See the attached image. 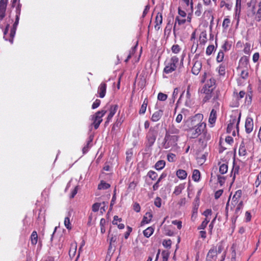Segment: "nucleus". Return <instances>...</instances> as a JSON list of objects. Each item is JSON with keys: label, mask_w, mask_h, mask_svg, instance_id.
Segmentation results:
<instances>
[{"label": "nucleus", "mask_w": 261, "mask_h": 261, "mask_svg": "<svg viewBox=\"0 0 261 261\" xmlns=\"http://www.w3.org/2000/svg\"><path fill=\"white\" fill-rule=\"evenodd\" d=\"M228 166L226 164H222L219 167V172L221 174H224L227 172Z\"/></svg>", "instance_id": "nucleus-35"}, {"label": "nucleus", "mask_w": 261, "mask_h": 261, "mask_svg": "<svg viewBox=\"0 0 261 261\" xmlns=\"http://www.w3.org/2000/svg\"><path fill=\"white\" fill-rule=\"evenodd\" d=\"M100 204L99 203H95L92 205V211L94 212H96L98 211Z\"/></svg>", "instance_id": "nucleus-58"}, {"label": "nucleus", "mask_w": 261, "mask_h": 261, "mask_svg": "<svg viewBox=\"0 0 261 261\" xmlns=\"http://www.w3.org/2000/svg\"><path fill=\"white\" fill-rule=\"evenodd\" d=\"M240 118H241V114H240L238 118V120H237L236 116H231V119H230L229 122L228 123L231 125H234V124L237 122L236 128H237L238 132H239V123L240 121Z\"/></svg>", "instance_id": "nucleus-20"}, {"label": "nucleus", "mask_w": 261, "mask_h": 261, "mask_svg": "<svg viewBox=\"0 0 261 261\" xmlns=\"http://www.w3.org/2000/svg\"><path fill=\"white\" fill-rule=\"evenodd\" d=\"M214 88H211L208 84H206L201 90V93L204 94L203 97V101H208L212 97V92Z\"/></svg>", "instance_id": "nucleus-7"}, {"label": "nucleus", "mask_w": 261, "mask_h": 261, "mask_svg": "<svg viewBox=\"0 0 261 261\" xmlns=\"http://www.w3.org/2000/svg\"><path fill=\"white\" fill-rule=\"evenodd\" d=\"M152 217V215L151 213L147 212L146 213L145 216H144L143 220L141 222V225L148 223Z\"/></svg>", "instance_id": "nucleus-23"}, {"label": "nucleus", "mask_w": 261, "mask_h": 261, "mask_svg": "<svg viewBox=\"0 0 261 261\" xmlns=\"http://www.w3.org/2000/svg\"><path fill=\"white\" fill-rule=\"evenodd\" d=\"M107 111L106 110H101L98 111L95 113V115L93 117V123L94 128L95 129H97L100 124V123L102 121V117L105 115Z\"/></svg>", "instance_id": "nucleus-8"}, {"label": "nucleus", "mask_w": 261, "mask_h": 261, "mask_svg": "<svg viewBox=\"0 0 261 261\" xmlns=\"http://www.w3.org/2000/svg\"><path fill=\"white\" fill-rule=\"evenodd\" d=\"M168 96L163 93L160 92L158 95V99L160 101H165L167 99Z\"/></svg>", "instance_id": "nucleus-39"}, {"label": "nucleus", "mask_w": 261, "mask_h": 261, "mask_svg": "<svg viewBox=\"0 0 261 261\" xmlns=\"http://www.w3.org/2000/svg\"><path fill=\"white\" fill-rule=\"evenodd\" d=\"M147 176L152 180H155L158 176V174L155 172L150 170L148 172Z\"/></svg>", "instance_id": "nucleus-38"}, {"label": "nucleus", "mask_w": 261, "mask_h": 261, "mask_svg": "<svg viewBox=\"0 0 261 261\" xmlns=\"http://www.w3.org/2000/svg\"><path fill=\"white\" fill-rule=\"evenodd\" d=\"M117 109H118V106L116 105L111 107V108L110 109V113L107 117V120L105 122V124L109 123L110 121L112 119L113 116L116 113Z\"/></svg>", "instance_id": "nucleus-12"}, {"label": "nucleus", "mask_w": 261, "mask_h": 261, "mask_svg": "<svg viewBox=\"0 0 261 261\" xmlns=\"http://www.w3.org/2000/svg\"><path fill=\"white\" fill-rule=\"evenodd\" d=\"M158 135V131L154 127H151L149 129L146 136V146L151 147L154 143Z\"/></svg>", "instance_id": "nucleus-3"}, {"label": "nucleus", "mask_w": 261, "mask_h": 261, "mask_svg": "<svg viewBox=\"0 0 261 261\" xmlns=\"http://www.w3.org/2000/svg\"><path fill=\"white\" fill-rule=\"evenodd\" d=\"M161 201L162 200L161 198L159 197H156L154 200V205L158 207H160L161 206Z\"/></svg>", "instance_id": "nucleus-53"}, {"label": "nucleus", "mask_w": 261, "mask_h": 261, "mask_svg": "<svg viewBox=\"0 0 261 261\" xmlns=\"http://www.w3.org/2000/svg\"><path fill=\"white\" fill-rule=\"evenodd\" d=\"M176 175L181 179H184L187 177V173L184 170L179 169L176 171Z\"/></svg>", "instance_id": "nucleus-26"}, {"label": "nucleus", "mask_w": 261, "mask_h": 261, "mask_svg": "<svg viewBox=\"0 0 261 261\" xmlns=\"http://www.w3.org/2000/svg\"><path fill=\"white\" fill-rule=\"evenodd\" d=\"M64 225L68 229H70L71 228V227L70 226V219L68 217H66L64 219Z\"/></svg>", "instance_id": "nucleus-48"}, {"label": "nucleus", "mask_w": 261, "mask_h": 261, "mask_svg": "<svg viewBox=\"0 0 261 261\" xmlns=\"http://www.w3.org/2000/svg\"><path fill=\"white\" fill-rule=\"evenodd\" d=\"M255 19L257 21L261 20V8H259L257 11Z\"/></svg>", "instance_id": "nucleus-56"}, {"label": "nucleus", "mask_w": 261, "mask_h": 261, "mask_svg": "<svg viewBox=\"0 0 261 261\" xmlns=\"http://www.w3.org/2000/svg\"><path fill=\"white\" fill-rule=\"evenodd\" d=\"M76 244H72L71 245L70 249L69 251V255L70 257H73L74 256L76 250Z\"/></svg>", "instance_id": "nucleus-32"}, {"label": "nucleus", "mask_w": 261, "mask_h": 261, "mask_svg": "<svg viewBox=\"0 0 261 261\" xmlns=\"http://www.w3.org/2000/svg\"><path fill=\"white\" fill-rule=\"evenodd\" d=\"M163 115V111L161 110H159L155 112L152 115L151 120L153 122H156L159 121Z\"/></svg>", "instance_id": "nucleus-15"}, {"label": "nucleus", "mask_w": 261, "mask_h": 261, "mask_svg": "<svg viewBox=\"0 0 261 261\" xmlns=\"http://www.w3.org/2000/svg\"><path fill=\"white\" fill-rule=\"evenodd\" d=\"M148 105V99L145 98L141 107V108L139 110L140 114H144L146 110V108Z\"/></svg>", "instance_id": "nucleus-27"}, {"label": "nucleus", "mask_w": 261, "mask_h": 261, "mask_svg": "<svg viewBox=\"0 0 261 261\" xmlns=\"http://www.w3.org/2000/svg\"><path fill=\"white\" fill-rule=\"evenodd\" d=\"M199 41L200 44H205L206 42V34L204 33H202L200 35Z\"/></svg>", "instance_id": "nucleus-42"}, {"label": "nucleus", "mask_w": 261, "mask_h": 261, "mask_svg": "<svg viewBox=\"0 0 261 261\" xmlns=\"http://www.w3.org/2000/svg\"><path fill=\"white\" fill-rule=\"evenodd\" d=\"M167 158L169 162H174L175 161L176 155L174 153H170L168 154Z\"/></svg>", "instance_id": "nucleus-41"}, {"label": "nucleus", "mask_w": 261, "mask_h": 261, "mask_svg": "<svg viewBox=\"0 0 261 261\" xmlns=\"http://www.w3.org/2000/svg\"><path fill=\"white\" fill-rule=\"evenodd\" d=\"M7 6L3 1L0 2V20H2L6 16Z\"/></svg>", "instance_id": "nucleus-17"}, {"label": "nucleus", "mask_w": 261, "mask_h": 261, "mask_svg": "<svg viewBox=\"0 0 261 261\" xmlns=\"http://www.w3.org/2000/svg\"><path fill=\"white\" fill-rule=\"evenodd\" d=\"M225 141L229 144H231L233 142V139L231 136H227L225 138Z\"/></svg>", "instance_id": "nucleus-63"}, {"label": "nucleus", "mask_w": 261, "mask_h": 261, "mask_svg": "<svg viewBox=\"0 0 261 261\" xmlns=\"http://www.w3.org/2000/svg\"><path fill=\"white\" fill-rule=\"evenodd\" d=\"M163 261H168L169 253L167 251L164 250L162 252Z\"/></svg>", "instance_id": "nucleus-47"}, {"label": "nucleus", "mask_w": 261, "mask_h": 261, "mask_svg": "<svg viewBox=\"0 0 261 261\" xmlns=\"http://www.w3.org/2000/svg\"><path fill=\"white\" fill-rule=\"evenodd\" d=\"M119 236L120 234L118 233L117 229H115L113 231H112L111 230L109 231L108 236V240H109V251L111 250L113 248H115V243L119 238Z\"/></svg>", "instance_id": "nucleus-6"}, {"label": "nucleus", "mask_w": 261, "mask_h": 261, "mask_svg": "<svg viewBox=\"0 0 261 261\" xmlns=\"http://www.w3.org/2000/svg\"><path fill=\"white\" fill-rule=\"evenodd\" d=\"M215 49L214 45H208L206 49V54L208 56L211 55Z\"/></svg>", "instance_id": "nucleus-40"}, {"label": "nucleus", "mask_w": 261, "mask_h": 261, "mask_svg": "<svg viewBox=\"0 0 261 261\" xmlns=\"http://www.w3.org/2000/svg\"><path fill=\"white\" fill-rule=\"evenodd\" d=\"M107 84L105 83H101L98 88V93L100 98H103L106 93Z\"/></svg>", "instance_id": "nucleus-13"}, {"label": "nucleus", "mask_w": 261, "mask_h": 261, "mask_svg": "<svg viewBox=\"0 0 261 261\" xmlns=\"http://www.w3.org/2000/svg\"><path fill=\"white\" fill-rule=\"evenodd\" d=\"M186 21V20L185 19H180L178 16L175 18V23H177L178 25L183 24Z\"/></svg>", "instance_id": "nucleus-54"}, {"label": "nucleus", "mask_w": 261, "mask_h": 261, "mask_svg": "<svg viewBox=\"0 0 261 261\" xmlns=\"http://www.w3.org/2000/svg\"><path fill=\"white\" fill-rule=\"evenodd\" d=\"M163 245L166 248H170L171 245V241L170 240H164Z\"/></svg>", "instance_id": "nucleus-55"}, {"label": "nucleus", "mask_w": 261, "mask_h": 261, "mask_svg": "<svg viewBox=\"0 0 261 261\" xmlns=\"http://www.w3.org/2000/svg\"><path fill=\"white\" fill-rule=\"evenodd\" d=\"M191 97V94L190 93V85L188 86L187 91H186V97L187 100L186 103H187L188 101H190V99Z\"/></svg>", "instance_id": "nucleus-44"}, {"label": "nucleus", "mask_w": 261, "mask_h": 261, "mask_svg": "<svg viewBox=\"0 0 261 261\" xmlns=\"http://www.w3.org/2000/svg\"><path fill=\"white\" fill-rule=\"evenodd\" d=\"M178 139V135H170L166 134L162 143L163 147L165 149L175 148L177 146Z\"/></svg>", "instance_id": "nucleus-1"}, {"label": "nucleus", "mask_w": 261, "mask_h": 261, "mask_svg": "<svg viewBox=\"0 0 261 261\" xmlns=\"http://www.w3.org/2000/svg\"><path fill=\"white\" fill-rule=\"evenodd\" d=\"M253 127L254 124L253 119L251 117H247L245 124L246 133L248 134L251 133L253 130Z\"/></svg>", "instance_id": "nucleus-9"}, {"label": "nucleus", "mask_w": 261, "mask_h": 261, "mask_svg": "<svg viewBox=\"0 0 261 261\" xmlns=\"http://www.w3.org/2000/svg\"><path fill=\"white\" fill-rule=\"evenodd\" d=\"M179 59L176 56L172 57L168 60H166L165 62V66L164 69V72L166 74H169L175 71Z\"/></svg>", "instance_id": "nucleus-2"}, {"label": "nucleus", "mask_w": 261, "mask_h": 261, "mask_svg": "<svg viewBox=\"0 0 261 261\" xmlns=\"http://www.w3.org/2000/svg\"><path fill=\"white\" fill-rule=\"evenodd\" d=\"M162 14L158 13L155 17L156 24L155 25L154 28L156 30H159L160 29V27L159 25L162 24Z\"/></svg>", "instance_id": "nucleus-18"}, {"label": "nucleus", "mask_w": 261, "mask_h": 261, "mask_svg": "<svg viewBox=\"0 0 261 261\" xmlns=\"http://www.w3.org/2000/svg\"><path fill=\"white\" fill-rule=\"evenodd\" d=\"M241 195L242 191L241 190H238L236 192L232 199V203L233 204H236L238 202V199L241 197Z\"/></svg>", "instance_id": "nucleus-25"}, {"label": "nucleus", "mask_w": 261, "mask_h": 261, "mask_svg": "<svg viewBox=\"0 0 261 261\" xmlns=\"http://www.w3.org/2000/svg\"><path fill=\"white\" fill-rule=\"evenodd\" d=\"M205 128L206 124H200L195 127L188 128V135L190 138H196L204 131Z\"/></svg>", "instance_id": "nucleus-5"}, {"label": "nucleus", "mask_w": 261, "mask_h": 261, "mask_svg": "<svg viewBox=\"0 0 261 261\" xmlns=\"http://www.w3.org/2000/svg\"><path fill=\"white\" fill-rule=\"evenodd\" d=\"M217 178H218V182L220 184V185L221 186H222L225 182V177L223 176H222L220 175H218Z\"/></svg>", "instance_id": "nucleus-52"}, {"label": "nucleus", "mask_w": 261, "mask_h": 261, "mask_svg": "<svg viewBox=\"0 0 261 261\" xmlns=\"http://www.w3.org/2000/svg\"><path fill=\"white\" fill-rule=\"evenodd\" d=\"M20 14V10L18 8L17 9V11H16L15 21L13 25L12 28H14V29H16L19 23Z\"/></svg>", "instance_id": "nucleus-33"}, {"label": "nucleus", "mask_w": 261, "mask_h": 261, "mask_svg": "<svg viewBox=\"0 0 261 261\" xmlns=\"http://www.w3.org/2000/svg\"><path fill=\"white\" fill-rule=\"evenodd\" d=\"M110 187V185L103 181H101L100 184H99V185L98 186V188L99 190H101V189L105 190V189H108Z\"/></svg>", "instance_id": "nucleus-36"}, {"label": "nucleus", "mask_w": 261, "mask_h": 261, "mask_svg": "<svg viewBox=\"0 0 261 261\" xmlns=\"http://www.w3.org/2000/svg\"><path fill=\"white\" fill-rule=\"evenodd\" d=\"M202 67V63L200 61L196 60L193 66L192 72L195 75H198Z\"/></svg>", "instance_id": "nucleus-11"}, {"label": "nucleus", "mask_w": 261, "mask_h": 261, "mask_svg": "<svg viewBox=\"0 0 261 261\" xmlns=\"http://www.w3.org/2000/svg\"><path fill=\"white\" fill-rule=\"evenodd\" d=\"M243 201H241L238 203L236 208L234 214L233 215V218H232V221L236 222L237 218L238 217V216L241 213V210L243 208Z\"/></svg>", "instance_id": "nucleus-14"}, {"label": "nucleus", "mask_w": 261, "mask_h": 261, "mask_svg": "<svg viewBox=\"0 0 261 261\" xmlns=\"http://www.w3.org/2000/svg\"><path fill=\"white\" fill-rule=\"evenodd\" d=\"M197 160L199 163L202 164L204 163L206 160V156L204 154H202L201 156L198 157Z\"/></svg>", "instance_id": "nucleus-51"}, {"label": "nucleus", "mask_w": 261, "mask_h": 261, "mask_svg": "<svg viewBox=\"0 0 261 261\" xmlns=\"http://www.w3.org/2000/svg\"><path fill=\"white\" fill-rule=\"evenodd\" d=\"M259 175H260V177H259V175H258L255 182L256 187H258L261 183V172L259 173Z\"/></svg>", "instance_id": "nucleus-61"}, {"label": "nucleus", "mask_w": 261, "mask_h": 261, "mask_svg": "<svg viewBox=\"0 0 261 261\" xmlns=\"http://www.w3.org/2000/svg\"><path fill=\"white\" fill-rule=\"evenodd\" d=\"M217 118V112L215 110L212 109L208 121L211 124H214L215 123Z\"/></svg>", "instance_id": "nucleus-22"}, {"label": "nucleus", "mask_w": 261, "mask_h": 261, "mask_svg": "<svg viewBox=\"0 0 261 261\" xmlns=\"http://www.w3.org/2000/svg\"><path fill=\"white\" fill-rule=\"evenodd\" d=\"M217 255V247L213 246L209 250L206 256L207 261H212L216 259Z\"/></svg>", "instance_id": "nucleus-10"}, {"label": "nucleus", "mask_w": 261, "mask_h": 261, "mask_svg": "<svg viewBox=\"0 0 261 261\" xmlns=\"http://www.w3.org/2000/svg\"><path fill=\"white\" fill-rule=\"evenodd\" d=\"M249 64V59L247 57H242L239 61V67L240 68H247V66Z\"/></svg>", "instance_id": "nucleus-16"}, {"label": "nucleus", "mask_w": 261, "mask_h": 261, "mask_svg": "<svg viewBox=\"0 0 261 261\" xmlns=\"http://www.w3.org/2000/svg\"><path fill=\"white\" fill-rule=\"evenodd\" d=\"M224 53L223 51L222 50H220L218 54V55H217V62H221L223 61V58H224Z\"/></svg>", "instance_id": "nucleus-45"}, {"label": "nucleus", "mask_w": 261, "mask_h": 261, "mask_svg": "<svg viewBox=\"0 0 261 261\" xmlns=\"http://www.w3.org/2000/svg\"><path fill=\"white\" fill-rule=\"evenodd\" d=\"M195 9H196L195 14L197 16H200L201 14L202 11V5L200 3H198L196 6Z\"/></svg>", "instance_id": "nucleus-34"}, {"label": "nucleus", "mask_w": 261, "mask_h": 261, "mask_svg": "<svg viewBox=\"0 0 261 261\" xmlns=\"http://www.w3.org/2000/svg\"><path fill=\"white\" fill-rule=\"evenodd\" d=\"M247 154V151L244 141H242L240 145L239 154L240 156H245Z\"/></svg>", "instance_id": "nucleus-21"}, {"label": "nucleus", "mask_w": 261, "mask_h": 261, "mask_svg": "<svg viewBox=\"0 0 261 261\" xmlns=\"http://www.w3.org/2000/svg\"><path fill=\"white\" fill-rule=\"evenodd\" d=\"M218 72L221 75H224L225 73V66L223 64L220 65L218 68Z\"/></svg>", "instance_id": "nucleus-43"}, {"label": "nucleus", "mask_w": 261, "mask_h": 261, "mask_svg": "<svg viewBox=\"0 0 261 261\" xmlns=\"http://www.w3.org/2000/svg\"><path fill=\"white\" fill-rule=\"evenodd\" d=\"M203 116L201 114H197L193 117L190 118L186 121V125L188 128H191L193 127H196L200 125V124H205L202 122Z\"/></svg>", "instance_id": "nucleus-4"}, {"label": "nucleus", "mask_w": 261, "mask_h": 261, "mask_svg": "<svg viewBox=\"0 0 261 261\" xmlns=\"http://www.w3.org/2000/svg\"><path fill=\"white\" fill-rule=\"evenodd\" d=\"M172 51L174 54L178 53L180 50V48L178 44L173 45L171 48Z\"/></svg>", "instance_id": "nucleus-46"}, {"label": "nucleus", "mask_w": 261, "mask_h": 261, "mask_svg": "<svg viewBox=\"0 0 261 261\" xmlns=\"http://www.w3.org/2000/svg\"><path fill=\"white\" fill-rule=\"evenodd\" d=\"M172 224L176 225L178 229H180L181 228V222L180 221L174 220L172 221Z\"/></svg>", "instance_id": "nucleus-62"}, {"label": "nucleus", "mask_w": 261, "mask_h": 261, "mask_svg": "<svg viewBox=\"0 0 261 261\" xmlns=\"http://www.w3.org/2000/svg\"><path fill=\"white\" fill-rule=\"evenodd\" d=\"M100 104V100L99 99H96L92 104V108L95 109L98 108Z\"/></svg>", "instance_id": "nucleus-57"}, {"label": "nucleus", "mask_w": 261, "mask_h": 261, "mask_svg": "<svg viewBox=\"0 0 261 261\" xmlns=\"http://www.w3.org/2000/svg\"><path fill=\"white\" fill-rule=\"evenodd\" d=\"M230 22V21L229 18H225L223 21L222 27L224 29L227 28L229 27Z\"/></svg>", "instance_id": "nucleus-49"}, {"label": "nucleus", "mask_w": 261, "mask_h": 261, "mask_svg": "<svg viewBox=\"0 0 261 261\" xmlns=\"http://www.w3.org/2000/svg\"><path fill=\"white\" fill-rule=\"evenodd\" d=\"M154 231V229L152 227H148L143 231V234L146 238L150 237Z\"/></svg>", "instance_id": "nucleus-30"}, {"label": "nucleus", "mask_w": 261, "mask_h": 261, "mask_svg": "<svg viewBox=\"0 0 261 261\" xmlns=\"http://www.w3.org/2000/svg\"><path fill=\"white\" fill-rule=\"evenodd\" d=\"M165 164L166 163L164 160H160L156 163L154 167L156 170H160L165 167Z\"/></svg>", "instance_id": "nucleus-29"}, {"label": "nucleus", "mask_w": 261, "mask_h": 261, "mask_svg": "<svg viewBox=\"0 0 261 261\" xmlns=\"http://www.w3.org/2000/svg\"><path fill=\"white\" fill-rule=\"evenodd\" d=\"M133 209L136 212H139L140 211V206L138 203H135L133 206Z\"/></svg>", "instance_id": "nucleus-64"}, {"label": "nucleus", "mask_w": 261, "mask_h": 261, "mask_svg": "<svg viewBox=\"0 0 261 261\" xmlns=\"http://www.w3.org/2000/svg\"><path fill=\"white\" fill-rule=\"evenodd\" d=\"M16 29H15L14 28H12L11 29L10 35L11 38V39H10V41L12 43L13 42V38H14V37L15 35V33H16Z\"/></svg>", "instance_id": "nucleus-59"}, {"label": "nucleus", "mask_w": 261, "mask_h": 261, "mask_svg": "<svg viewBox=\"0 0 261 261\" xmlns=\"http://www.w3.org/2000/svg\"><path fill=\"white\" fill-rule=\"evenodd\" d=\"M241 76L243 79H246L248 76V72L247 69H243L241 71Z\"/></svg>", "instance_id": "nucleus-50"}, {"label": "nucleus", "mask_w": 261, "mask_h": 261, "mask_svg": "<svg viewBox=\"0 0 261 261\" xmlns=\"http://www.w3.org/2000/svg\"><path fill=\"white\" fill-rule=\"evenodd\" d=\"M223 191L222 190H219L216 191L215 193V199H218L222 194Z\"/></svg>", "instance_id": "nucleus-60"}, {"label": "nucleus", "mask_w": 261, "mask_h": 261, "mask_svg": "<svg viewBox=\"0 0 261 261\" xmlns=\"http://www.w3.org/2000/svg\"><path fill=\"white\" fill-rule=\"evenodd\" d=\"M179 129L177 128L174 125L170 126L168 130H166V134L170 135H177L179 133Z\"/></svg>", "instance_id": "nucleus-19"}, {"label": "nucleus", "mask_w": 261, "mask_h": 261, "mask_svg": "<svg viewBox=\"0 0 261 261\" xmlns=\"http://www.w3.org/2000/svg\"><path fill=\"white\" fill-rule=\"evenodd\" d=\"M209 221H210V219H208V218H205L204 219V220L201 223V225H200L198 226V229H202V230L206 228Z\"/></svg>", "instance_id": "nucleus-37"}, {"label": "nucleus", "mask_w": 261, "mask_h": 261, "mask_svg": "<svg viewBox=\"0 0 261 261\" xmlns=\"http://www.w3.org/2000/svg\"><path fill=\"white\" fill-rule=\"evenodd\" d=\"M200 178V173L198 170L195 169L193 171L192 178L195 181H198Z\"/></svg>", "instance_id": "nucleus-31"}, {"label": "nucleus", "mask_w": 261, "mask_h": 261, "mask_svg": "<svg viewBox=\"0 0 261 261\" xmlns=\"http://www.w3.org/2000/svg\"><path fill=\"white\" fill-rule=\"evenodd\" d=\"M185 188V184H181L175 187L173 194L175 195H179Z\"/></svg>", "instance_id": "nucleus-24"}, {"label": "nucleus", "mask_w": 261, "mask_h": 261, "mask_svg": "<svg viewBox=\"0 0 261 261\" xmlns=\"http://www.w3.org/2000/svg\"><path fill=\"white\" fill-rule=\"evenodd\" d=\"M31 243L33 245H35L38 241V235L36 231H33L31 236Z\"/></svg>", "instance_id": "nucleus-28"}]
</instances>
